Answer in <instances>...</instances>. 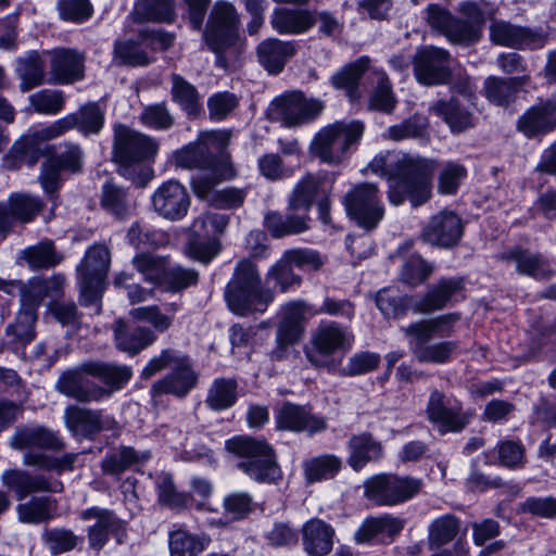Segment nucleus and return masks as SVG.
I'll return each mask as SVG.
<instances>
[{"label": "nucleus", "instance_id": "obj_26", "mask_svg": "<svg viewBox=\"0 0 556 556\" xmlns=\"http://www.w3.org/2000/svg\"><path fill=\"white\" fill-rule=\"evenodd\" d=\"M426 21L429 27L455 45H463L462 40L470 38L472 29L460 24L458 27V17L453 15L447 9L439 4H430L426 9Z\"/></svg>", "mask_w": 556, "mask_h": 556}, {"label": "nucleus", "instance_id": "obj_18", "mask_svg": "<svg viewBox=\"0 0 556 556\" xmlns=\"http://www.w3.org/2000/svg\"><path fill=\"white\" fill-rule=\"evenodd\" d=\"M152 205L162 217L178 220L187 214L190 206V197L180 182L168 180L154 191Z\"/></svg>", "mask_w": 556, "mask_h": 556}, {"label": "nucleus", "instance_id": "obj_20", "mask_svg": "<svg viewBox=\"0 0 556 556\" xmlns=\"http://www.w3.org/2000/svg\"><path fill=\"white\" fill-rule=\"evenodd\" d=\"M85 521L94 522L88 528L89 544L94 549H101L108 542L110 534L119 536L124 534V523L110 509L91 507L80 513Z\"/></svg>", "mask_w": 556, "mask_h": 556}, {"label": "nucleus", "instance_id": "obj_36", "mask_svg": "<svg viewBox=\"0 0 556 556\" xmlns=\"http://www.w3.org/2000/svg\"><path fill=\"white\" fill-rule=\"evenodd\" d=\"M457 12L464 16L458 18V27L460 24L472 29L470 38L462 40L463 46H470L480 40L482 36L483 25L486 18H491L494 10H488V4L484 1H463L458 4Z\"/></svg>", "mask_w": 556, "mask_h": 556}, {"label": "nucleus", "instance_id": "obj_39", "mask_svg": "<svg viewBox=\"0 0 556 556\" xmlns=\"http://www.w3.org/2000/svg\"><path fill=\"white\" fill-rule=\"evenodd\" d=\"M56 501L50 496H34L16 506L18 521L38 525L53 519L56 515Z\"/></svg>", "mask_w": 556, "mask_h": 556}, {"label": "nucleus", "instance_id": "obj_22", "mask_svg": "<svg viewBox=\"0 0 556 556\" xmlns=\"http://www.w3.org/2000/svg\"><path fill=\"white\" fill-rule=\"evenodd\" d=\"M64 421L70 432L78 438H92L110 424L101 410L70 405L64 410Z\"/></svg>", "mask_w": 556, "mask_h": 556}, {"label": "nucleus", "instance_id": "obj_49", "mask_svg": "<svg viewBox=\"0 0 556 556\" xmlns=\"http://www.w3.org/2000/svg\"><path fill=\"white\" fill-rule=\"evenodd\" d=\"M370 60L363 56L357 61L346 65L331 77V83L337 89H345L351 100H356L359 94L357 92V84L365 71L369 68Z\"/></svg>", "mask_w": 556, "mask_h": 556}, {"label": "nucleus", "instance_id": "obj_48", "mask_svg": "<svg viewBox=\"0 0 556 556\" xmlns=\"http://www.w3.org/2000/svg\"><path fill=\"white\" fill-rule=\"evenodd\" d=\"M134 15L138 21L172 23L175 17L174 0H137Z\"/></svg>", "mask_w": 556, "mask_h": 556}, {"label": "nucleus", "instance_id": "obj_2", "mask_svg": "<svg viewBox=\"0 0 556 556\" xmlns=\"http://www.w3.org/2000/svg\"><path fill=\"white\" fill-rule=\"evenodd\" d=\"M435 167L432 160L391 151L378 153L369 163L372 173L388 178V197L393 205H401L407 199L413 206L427 202Z\"/></svg>", "mask_w": 556, "mask_h": 556}, {"label": "nucleus", "instance_id": "obj_53", "mask_svg": "<svg viewBox=\"0 0 556 556\" xmlns=\"http://www.w3.org/2000/svg\"><path fill=\"white\" fill-rule=\"evenodd\" d=\"M101 205L105 211L121 219L127 217L134 208V204L129 200L127 191L113 181L104 184L102 188Z\"/></svg>", "mask_w": 556, "mask_h": 556}, {"label": "nucleus", "instance_id": "obj_14", "mask_svg": "<svg viewBox=\"0 0 556 556\" xmlns=\"http://www.w3.org/2000/svg\"><path fill=\"white\" fill-rule=\"evenodd\" d=\"M325 109L320 99L306 97L300 90H293L275 99L273 115L283 126L299 127L316 119Z\"/></svg>", "mask_w": 556, "mask_h": 556}, {"label": "nucleus", "instance_id": "obj_46", "mask_svg": "<svg viewBox=\"0 0 556 556\" xmlns=\"http://www.w3.org/2000/svg\"><path fill=\"white\" fill-rule=\"evenodd\" d=\"M307 311V305L303 301H292L287 303L281 312L282 319L278 330L281 332L283 340L289 342H298L302 334V320Z\"/></svg>", "mask_w": 556, "mask_h": 556}, {"label": "nucleus", "instance_id": "obj_58", "mask_svg": "<svg viewBox=\"0 0 556 556\" xmlns=\"http://www.w3.org/2000/svg\"><path fill=\"white\" fill-rule=\"evenodd\" d=\"M342 462L334 455H323L304 464V472L308 482L333 478L341 469Z\"/></svg>", "mask_w": 556, "mask_h": 556}, {"label": "nucleus", "instance_id": "obj_19", "mask_svg": "<svg viewBox=\"0 0 556 556\" xmlns=\"http://www.w3.org/2000/svg\"><path fill=\"white\" fill-rule=\"evenodd\" d=\"M462 236V219L452 211H441L433 215L421 235L425 242L444 249L456 245Z\"/></svg>", "mask_w": 556, "mask_h": 556}, {"label": "nucleus", "instance_id": "obj_37", "mask_svg": "<svg viewBox=\"0 0 556 556\" xmlns=\"http://www.w3.org/2000/svg\"><path fill=\"white\" fill-rule=\"evenodd\" d=\"M429 112L441 117L450 127L452 132L458 134L473 126L471 112L462 106L458 101L438 100L429 106Z\"/></svg>", "mask_w": 556, "mask_h": 556}, {"label": "nucleus", "instance_id": "obj_28", "mask_svg": "<svg viewBox=\"0 0 556 556\" xmlns=\"http://www.w3.org/2000/svg\"><path fill=\"white\" fill-rule=\"evenodd\" d=\"M52 81L72 84L84 76V58L78 52L58 49L50 53Z\"/></svg>", "mask_w": 556, "mask_h": 556}, {"label": "nucleus", "instance_id": "obj_24", "mask_svg": "<svg viewBox=\"0 0 556 556\" xmlns=\"http://www.w3.org/2000/svg\"><path fill=\"white\" fill-rule=\"evenodd\" d=\"M463 289V278H442L424 296L415 301L412 308L417 314H429L442 309Z\"/></svg>", "mask_w": 556, "mask_h": 556}, {"label": "nucleus", "instance_id": "obj_31", "mask_svg": "<svg viewBox=\"0 0 556 556\" xmlns=\"http://www.w3.org/2000/svg\"><path fill=\"white\" fill-rule=\"evenodd\" d=\"M316 23L308 10L277 8L270 17L271 27L281 35H300L309 30Z\"/></svg>", "mask_w": 556, "mask_h": 556}, {"label": "nucleus", "instance_id": "obj_64", "mask_svg": "<svg viewBox=\"0 0 556 556\" xmlns=\"http://www.w3.org/2000/svg\"><path fill=\"white\" fill-rule=\"evenodd\" d=\"M199 281V273L192 268L180 265L166 269L162 287L169 292H180Z\"/></svg>", "mask_w": 556, "mask_h": 556}, {"label": "nucleus", "instance_id": "obj_38", "mask_svg": "<svg viewBox=\"0 0 556 556\" xmlns=\"http://www.w3.org/2000/svg\"><path fill=\"white\" fill-rule=\"evenodd\" d=\"M308 223L309 217L306 214L285 216L278 212H268L264 217L265 228L276 239L302 233L309 228Z\"/></svg>", "mask_w": 556, "mask_h": 556}, {"label": "nucleus", "instance_id": "obj_35", "mask_svg": "<svg viewBox=\"0 0 556 556\" xmlns=\"http://www.w3.org/2000/svg\"><path fill=\"white\" fill-rule=\"evenodd\" d=\"M517 128L529 138L543 136L556 128V110L544 103L534 105L519 118Z\"/></svg>", "mask_w": 556, "mask_h": 556}, {"label": "nucleus", "instance_id": "obj_13", "mask_svg": "<svg viewBox=\"0 0 556 556\" xmlns=\"http://www.w3.org/2000/svg\"><path fill=\"white\" fill-rule=\"evenodd\" d=\"M349 216L366 229H375L384 216V206L377 185L363 182L355 185L343 199Z\"/></svg>", "mask_w": 556, "mask_h": 556}, {"label": "nucleus", "instance_id": "obj_44", "mask_svg": "<svg viewBox=\"0 0 556 556\" xmlns=\"http://www.w3.org/2000/svg\"><path fill=\"white\" fill-rule=\"evenodd\" d=\"M84 370L88 376L100 379L112 390L121 389L132 376L131 368L99 361L85 362Z\"/></svg>", "mask_w": 556, "mask_h": 556}, {"label": "nucleus", "instance_id": "obj_55", "mask_svg": "<svg viewBox=\"0 0 556 556\" xmlns=\"http://www.w3.org/2000/svg\"><path fill=\"white\" fill-rule=\"evenodd\" d=\"M16 72L21 79V89L28 91L42 84L45 78V64L37 52H31L26 58L18 60Z\"/></svg>", "mask_w": 556, "mask_h": 556}, {"label": "nucleus", "instance_id": "obj_57", "mask_svg": "<svg viewBox=\"0 0 556 556\" xmlns=\"http://www.w3.org/2000/svg\"><path fill=\"white\" fill-rule=\"evenodd\" d=\"M156 491L159 503L162 505L176 511H181L189 507L191 496L184 492H178L169 475H162L157 478Z\"/></svg>", "mask_w": 556, "mask_h": 556}, {"label": "nucleus", "instance_id": "obj_10", "mask_svg": "<svg viewBox=\"0 0 556 556\" xmlns=\"http://www.w3.org/2000/svg\"><path fill=\"white\" fill-rule=\"evenodd\" d=\"M75 123L73 116H64L47 127L24 136L13 144L3 157V167L12 170L18 168L22 164L34 166L41 155L39 143L64 135L75 128Z\"/></svg>", "mask_w": 556, "mask_h": 556}, {"label": "nucleus", "instance_id": "obj_3", "mask_svg": "<svg viewBox=\"0 0 556 556\" xmlns=\"http://www.w3.org/2000/svg\"><path fill=\"white\" fill-rule=\"evenodd\" d=\"M459 319L458 314H446L435 318L421 319L401 327L408 340L412 355L419 363L445 364L450 362L458 349L456 341L431 343L434 336H448L453 332V324Z\"/></svg>", "mask_w": 556, "mask_h": 556}, {"label": "nucleus", "instance_id": "obj_42", "mask_svg": "<svg viewBox=\"0 0 556 556\" xmlns=\"http://www.w3.org/2000/svg\"><path fill=\"white\" fill-rule=\"evenodd\" d=\"M349 450L348 463L354 470H359L367 463L377 460L382 456L381 443L368 433L352 437L349 442Z\"/></svg>", "mask_w": 556, "mask_h": 556}, {"label": "nucleus", "instance_id": "obj_21", "mask_svg": "<svg viewBox=\"0 0 556 556\" xmlns=\"http://www.w3.org/2000/svg\"><path fill=\"white\" fill-rule=\"evenodd\" d=\"M276 426L279 430L302 432L315 434L327 429V420L317 415H313L305 407L286 402L277 410Z\"/></svg>", "mask_w": 556, "mask_h": 556}, {"label": "nucleus", "instance_id": "obj_34", "mask_svg": "<svg viewBox=\"0 0 556 556\" xmlns=\"http://www.w3.org/2000/svg\"><path fill=\"white\" fill-rule=\"evenodd\" d=\"M295 46L291 41L277 38L263 40L256 49L258 62L271 74L282 71L286 62L295 53Z\"/></svg>", "mask_w": 556, "mask_h": 556}, {"label": "nucleus", "instance_id": "obj_60", "mask_svg": "<svg viewBox=\"0 0 556 556\" xmlns=\"http://www.w3.org/2000/svg\"><path fill=\"white\" fill-rule=\"evenodd\" d=\"M41 539L53 556L73 551L79 541V538L66 528L47 529L42 532Z\"/></svg>", "mask_w": 556, "mask_h": 556}, {"label": "nucleus", "instance_id": "obj_52", "mask_svg": "<svg viewBox=\"0 0 556 556\" xmlns=\"http://www.w3.org/2000/svg\"><path fill=\"white\" fill-rule=\"evenodd\" d=\"M20 260L25 261L33 269H41L58 265L62 256L54 249L52 241L43 240L21 251Z\"/></svg>", "mask_w": 556, "mask_h": 556}, {"label": "nucleus", "instance_id": "obj_56", "mask_svg": "<svg viewBox=\"0 0 556 556\" xmlns=\"http://www.w3.org/2000/svg\"><path fill=\"white\" fill-rule=\"evenodd\" d=\"M113 62L117 65L146 66L152 59L132 40H116L113 48Z\"/></svg>", "mask_w": 556, "mask_h": 556}, {"label": "nucleus", "instance_id": "obj_59", "mask_svg": "<svg viewBox=\"0 0 556 556\" xmlns=\"http://www.w3.org/2000/svg\"><path fill=\"white\" fill-rule=\"evenodd\" d=\"M132 264L146 281L162 286L167 269L165 257L140 253L132 258Z\"/></svg>", "mask_w": 556, "mask_h": 556}, {"label": "nucleus", "instance_id": "obj_43", "mask_svg": "<svg viewBox=\"0 0 556 556\" xmlns=\"http://www.w3.org/2000/svg\"><path fill=\"white\" fill-rule=\"evenodd\" d=\"M170 98L189 116H197L202 110L201 98L194 85L179 74H170Z\"/></svg>", "mask_w": 556, "mask_h": 556}, {"label": "nucleus", "instance_id": "obj_5", "mask_svg": "<svg viewBox=\"0 0 556 556\" xmlns=\"http://www.w3.org/2000/svg\"><path fill=\"white\" fill-rule=\"evenodd\" d=\"M240 18L236 8L227 1L213 5L203 34L208 48L216 54V64L226 68L238 59L242 48L239 38Z\"/></svg>", "mask_w": 556, "mask_h": 556}, {"label": "nucleus", "instance_id": "obj_32", "mask_svg": "<svg viewBox=\"0 0 556 556\" xmlns=\"http://www.w3.org/2000/svg\"><path fill=\"white\" fill-rule=\"evenodd\" d=\"M114 337L117 349L131 355L138 354L156 341V334L152 329L140 326L129 328L122 319L114 324Z\"/></svg>", "mask_w": 556, "mask_h": 556}, {"label": "nucleus", "instance_id": "obj_6", "mask_svg": "<svg viewBox=\"0 0 556 556\" xmlns=\"http://www.w3.org/2000/svg\"><path fill=\"white\" fill-rule=\"evenodd\" d=\"M225 447L241 458L238 468L251 479L263 483H275L281 479L275 451L265 440L237 435L227 440Z\"/></svg>", "mask_w": 556, "mask_h": 556}, {"label": "nucleus", "instance_id": "obj_50", "mask_svg": "<svg viewBox=\"0 0 556 556\" xmlns=\"http://www.w3.org/2000/svg\"><path fill=\"white\" fill-rule=\"evenodd\" d=\"M238 397V383L232 378L215 379L208 389L206 405L213 410H224L231 407Z\"/></svg>", "mask_w": 556, "mask_h": 556}, {"label": "nucleus", "instance_id": "obj_1", "mask_svg": "<svg viewBox=\"0 0 556 556\" xmlns=\"http://www.w3.org/2000/svg\"><path fill=\"white\" fill-rule=\"evenodd\" d=\"M230 138L229 130L203 131L195 142L185 146L175 153L176 166L201 170L191 179L192 189L199 198H207L219 182L236 176L230 156L225 152Z\"/></svg>", "mask_w": 556, "mask_h": 556}, {"label": "nucleus", "instance_id": "obj_4", "mask_svg": "<svg viewBox=\"0 0 556 556\" xmlns=\"http://www.w3.org/2000/svg\"><path fill=\"white\" fill-rule=\"evenodd\" d=\"M157 151V143L139 131L118 125L114 132L113 157L118 173L135 186L143 188L152 179L149 162Z\"/></svg>", "mask_w": 556, "mask_h": 556}, {"label": "nucleus", "instance_id": "obj_51", "mask_svg": "<svg viewBox=\"0 0 556 556\" xmlns=\"http://www.w3.org/2000/svg\"><path fill=\"white\" fill-rule=\"evenodd\" d=\"M460 520L451 514L435 518L428 528V544L431 549L452 542L458 534Z\"/></svg>", "mask_w": 556, "mask_h": 556}, {"label": "nucleus", "instance_id": "obj_33", "mask_svg": "<svg viewBox=\"0 0 556 556\" xmlns=\"http://www.w3.org/2000/svg\"><path fill=\"white\" fill-rule=\"evenodd\" d=\"M328 191L329 188L325 176L307 174L293 189L289 198V210L308 212L314 200L319 195H326Z\"/></svg>", "mask_w": 556, "mask_h": 556}, {"label": "nucleus", "instance_id": "obj_17", "mask_svg": "<svg viewBox=\"0 0 556 556\" xmlns=\"http://www.w3.org/2000/svg\"><path fill=\"white\" fill-rule=\"evenodd\" d=\"M489 30L493 43L513 49H540L546 42L542 33L502 20H493Z\"/></svg>", "mask_w": 556, "mask_h": 556}, {"label": "nucleus", "instance_id": "obj_41", "mask_svg": "<svg viewBox=\"0 0 556 556\" xmlns=\"http://www.w3.org/2000/svg\"><path fill=\"white\" fill-rule=\"evenodd\" d=\"M210 538L205 534H192L178 527L168 533L170 556H198L208 545Z\"/></svg>", "mask_w": 556, "mask_h": 556}, {"label": "nucleus", "instance_id": "obj_47", "mask_svg": "<svg viewBox=\"0 0 556 556\" xmlns=\"http://www.w3.org/2000/svg\"><path fill=\"white\" fill-rule=\"evenodd\" d=\"M150 458L149 452L138 453L130 446H122L118 451L106 455L102 463V471L110 476H119L130 466Z\"/></svg>", "mask_w": 556, "mask_h": 556}, {"label": "nucleus", "instance_id": "obj_12", "mask_svg": "<svg viewBox=\"0 0 556 556\" xmlns=\"http://www.w3.org/2000/svg\"><path fill=\"white\" fill-rule=\"evenodd\" d=\"M422 480L410 476L381 473L366 480L365 495L379 505L394 506L409 501L422 489Z\"/></svg>", "mask_w": 556, "mask_h": 556}, {"label": "nucleus", "instance_id": "obj_15", "mask_svg": "<svg viewBox=\"0 0 556 556\" xmlns=\"http://www.w3.org/2000/svg\"><path fill=\"white\" fill-rule=\"evenodd\" d=\"M413 64L414 75L421 85H445L452 78L451 54L442 48L430 46L418 50Z\"/></svg>", "mask_w": 556, "mask_h": 556}, {"label": "nucleus", "instance_id": "obj_23", "mask_svg": "<svg viewBox=\"0 0 556 556\" xmlns=\"http://www.w3.org/2000/svg\"><path fill=\"white\" fill-rule=\"evenodd\" d=\"M10 446L14 450H52L60 451L65 447L59 434L46 427H18L10 440Z\"/></svg>", "mask_w": 556, "mask_h": 556}, {"label": "nucleus", "instance_id": "obj_27", "mask_svg": "<svg viewBox=\"0 0 556 556\" xmlns=\"http://www.w3.org/2000/svg\"><path fill=\"white\" fill-rule=\"evenodd\" d=\"M302 545L308 556H326L333 547L334 529L319 518L302 526Z\"/></svg>", "mask_w": 556, "mask_h": 556}, {"label": "nucleus", "instance_id": "obj_9", "mask_svg": "<svg viewBox=\"0 0 556 556\" xmlns=\"http://www.w3.org/2000/svg\"><path fill=\"white\" fill-rule=\"evenodd\" d=\"M354 337L337 323L320 324L313 332L309 344L304 346V354L308 363L315 368L336 370L332 356L340 351L351 349Z\"/></svg>", "mask_w": 556, "mask_h": 556}, {"label": "nucleus", "instance_id": "obj_45", "mask_svg": "<svg viewBox=\"0 0 556 556\" xmlns=\"http://www.w3.org/2000/svg\"><path fill=\"white\" fill-rule=\"evenodd\" d=\"M529 76L496 78L490 77L485 81L486 98L496 105H507L515 97V93L529 83Z\"/></svg>", "mask_w": 556, "mask_h": 556}, {"label": "nucleus", "instance_id": "obj_29", "mask_svg": "<svg viewBox=\"0 0 556 556\" xmlns=\"http://www.w3.org/2000/svg\"><path fill=\"white\" fill-rule=\"evenodd\" d=\"M3 486L14 492L18 501L24 500L28 495L37 492L53 491L49 480L42 476H33L23 469H8L1 475Z\"/></svg>", "mask_w": 556, "mask_h": 556}, {"label": "nucleus", "instance_id": "obj_8", "mask_svg": "<svg viewBox=\"0 0 556 556\" xmlns=\"http://www.w3.org/2000/svg\"><path fill=\"white\" fill-rule=\"evenodd\" d=\"M364 134L359 121H340L323 127L314 137L309 150L320 162L338 165L348 156L350 148L356 144Z\"/></svg>", "mask_w": 556, "mask_h": 556}, {"label": "nucleus", "instance_id": "obj_30", "mask_svg": "<svg viewBox=\"0 0 556 556\" xmlns=\"http://www.w3.org/2000/svg\"><path fill=\"white\" fill-rule=\"evenodd\" d=\"M197 383V375L192 370L190 362L175 367L172 372L155 381L151 388L152 396L173 394L177 397L185 396Z\"/></svg>", "mask_w": 556, "mask_h": 556}, {"label": "nucleus", "instance_id": "obj_61", "mask_svg": "<svg viewBox=\"0 0 556 556\" xmlns=\"http://www.w3.org/2000/svg\"><path fill=\"white\" fill-rule=\"evenodd\" d=\"M380 356L372 352H359L352 355L344 367L338 368L333 372L341 377H354L371 372L378 368Z\"/></svg>", "mask_w": 556, "mask_h": 556}, {"label": "nucleus", "instance_id": "obj_40", "mask_svg": "<svg viewBox=\"0 0 556 556\" xmlns=\"http://www.w3.org/2000/svg\"><path fill=\"white\" fill-rule=\"evenodd\" d=\"M500 258L514 261L519 274L527 275L535 279H547L553 275V270L547 261L541 254H534L529 251L516 249L509 253L502 254Z\"/></svg>", "mask_w": 556, "mask_h": 556}, {"label": "nucleus", "instance_id": "obj_54", "mask_svg": "<svg viewBox=\"0 0 556 556\" xmlns=\"http://www.w3.org/2000/svg\"><path fill=\"white\" fill-rule=\"evenodd\" d=\"M428 118L420 114H415L400 124L390 126L382 136L392 141L425 138L428 134Z\"/></svg>", "mask_w": 556, "mask_h": 556}, {"label": "nucleus", "instance_id": "obj_11", "mask_svg": "<svg viewBox=\"0 0 556 556\" xmlns=\"http://www.w3.org/2000/svg\"><path fill=\"white\" fill-rule=\"evenodd\" d=\"M110 264L111 253L105 244L96 243L87 250L85 257L77 266L83 305L94 304L101 298L102 283L109 273Z\"/></svg>", "mask_w": 556, "mask_h": 556}, {"label": "nucleus", "instance_id": "obj_16", "mask_svg": "<svg viewBox=\"0 0 556 556\" xmlns=\"http://www.w3.org/2000/svg\"><path fill=\"white\" fill-rule=\"evenodd\" d=\"M85 362L74 368L64 370L55 381V390L71 399L81 403L99 402L110 396L111 391L89 382L85 376L87 371L83 369Z\"/></svg>", "mask_w": 556, "mask_h": 556}, {"label": "nucleus", "instance_id": "obj_62", "mask_svg": "<svg viewBox=\"0 0 556 556\" xmlns=\"http://www.w3.org/2000/svg\"><path fill=\"white\" fill-rule=\"evenodd\" d=\"M128 242L136 249L157 248L167 242V236L147 225L135 223L127 231Z\"/></svg>", "mask_w": 556, "mask_h": 556}, {"label": "nucleus", "instance_id": "obj_25", "mask_svg": "<svg viewBox=\"0 0 556 556\" xmlns=\"http://www.w3.org/2000/svg\"><path fill=\"white\" fill-rule=\"evenodd\" d=\"M426 413L429 420L438 425L444 432L459 431L467 424V419L460 413V407L448 406L444 393L439 390L431 392Z\"/></svg>", "mask_w": 556, "mask_h": 556}, {"label": "nucleus", "instance_id": "obj_63", "mask_svg": "<svg viewBox=\"0 0 556 556\" xmlns=\"http://www.w3.org/2000/svg\"><path fill=\"white\" fill-rule=\"evenodd\" d=\"M374 75L377 80V87L370 97L369 108L371 110L390 113L396 104V99L393 96L391 84L384 72L375 71Z\"/></svg>", "mask_w": 556, "mask_h": 556}, {"label": "nucleus", "instance_id": "obj_7", "mask_svg": "<svg viewBox=\"0 0 556 556\" xmlns=\"http://www.w3.org/2000/svg\"><path fill=\"white\" fill-rule=\"evenodd\" d=\"M226 300L233 313L244 316L264 312L274 300V294L261 287L255 265L244 260L237 265L233 278L227 286Z\"/></svg>", "mask_w": 556, "mask_h": 556}]
</instances>
